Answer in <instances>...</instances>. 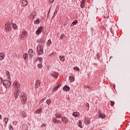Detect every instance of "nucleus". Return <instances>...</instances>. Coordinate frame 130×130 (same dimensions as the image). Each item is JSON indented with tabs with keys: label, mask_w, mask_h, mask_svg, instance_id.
Listing matches in <instances>:
<instances>
[{
	"label": "nucleus",
	"mask_w": 130,
	"mask_h": 130,
	"mask_svg": "<svg viewBox=\"0 0 130 130\" xmlns=\"http://www.w3.org/2000/svg\"><path fill=\"white\" fill-rule=\"evenodd\" d=\"M37 51L39 53V55H42V54H43V46L41 45H39L37 46Z\"/></svg>",
	"instance_id": "obj_1"
},
{
	"label": "nucleus",
	"mask_w": 130,
	"mask_h": 130,
	"mask_svg": "<svg viewBox=\"0 0 130 130\" xmlns=\"http://www.w3.org/2000/svg\"><path fill=\"white\" fill-rule=\"evenodd\" d=\"M13 86L15 88V91H20V83L18 81H15L13 83Z\"/></svg>",
	"instance_id": "obj_2"
},
{
	"label": "nucleus",
	"mask_w": 130,
	"mask_h": 130,
	"mask_svg": "<svg viewBox=\"0 0 130 130\" xmlns=\"http://www.w3.org/2000/svg\"><path fill=\"white\" fill-rule=\"evenodd\" d=\"M5 30L7 32H11V31H12V27H11V22H8L6 23Z\"/></svg>",
	"instance_id": "obj_3"
},
{
	"label": "nucleus",
	"mask_w": 130,
	"mask_h": 130,
	"mask_svg": "<svg viewBox=\"0 0 130 130\" xmlns=\"http://www.w3.org/2000/svg\"><path fill=\"white\" fill-rule=\"evenodd\" d=\"M21 100L22 101L23 104L26 103V101H27V94H26V93H21Z\"/></svg>",
	"instance_id": "obj_4"
},
{
	"label": "nucleus",
	"mask_w": 130,
	"mask_h": 130,
	"mask_svg": "<svg viewBox=\"0 0 130 130\" xmlns=\"http://www.w3.org/2000/svg\"><path fill=\"white\" fill-rule=\"evenodd\" d=\"M3 85L6 88H9L11 86V81L8 80H4L3 81Z\"/></svg>",
	"instance_id": "obj_5"
},
{
	"label": "nucleus",
	"mask_w": 130,
	"mask_h": 130,
	"mask_svg": "<svg viewBox=\"0 0 130 130\" xmlns=\"http://www.w3.org/2000/svg\"><path fill=\"white\" fill-rule=\"evenodd\" d=\"M44 28L43 26H41L37 29V31H36V34L37 35H39L40 34H41V32L43 31Z\"/></svg>",
	"instance_id": "obj_6"
},
{
	"label": "nucleus",
	"mask_w": 130,
	"mask_h": 130,
	"mask_svg": "<svg viewBox=\"0 0 130 130\" xmlns=\"http://www.w3.org/2000/svg\"><path fill=\"white\" fill-rule=\"evenodd\" d=\"M27 35V32L26 30H23L22 32V34L20 36V38L21 40H24L25 38V36Z\"/></svg>",
	"instance_id": "obj_7"
},
{
	"label": "nucleus",
	"mask_w": 130,
	"mask_h": 130,
	"mask_svg": "<svg viewBox=\"0 0 130 130\" xmlns=\"http://www.w3.org/2000/svg\"><path fill=\"white\" fill-rule=\"evenodd\" d=\"M20 95V90L14 91V97L15 100L18 99V97Z\"/></svg>",
	"instance_id": "obj_8"
},
{
	"label": "nucleus",
	"mask_w": 130,
	"mask_h": 130,
	"mask_svg": "<svg viewBox=\"0 0 130 130\" xmlns=\"http://www.w3.org/2000/svg\"><path fill=\"white\" fill-rule=\"evenodd\" d=\"M40 84H41L40 81H39V80H37L35 85V89H38V87H40Z\"/></svg>",
	"instance_id": "obj_9"
},
{
	"label": "nucleus",
	"mask_w": 130,
	"mask_h": 130,
	"mask_svg": "<svg viewBox=\"0 0 130 130\" xmlns=\"http://www.w3.org/2000/svg\"><path fill=\"white\" fill-rule=\"evenodd\" d=\"M28 54L29 57H33V56L34 55V52L33 51V49H29L28 50Z\"/></svg>",
	"instance_id": "obj_10"
},
{
	"label": "nucleus",
	"mask_w": 130,
	"mask_h": 130,
	"mask_svg": "<svg viewBox=\"0 0 130 130\" xmlns=\"http://www.w3.org/2000/svg\"><path fill=\"white\" fill-rule=\"evenodd\" d=\"M61 121H62L63 123L66 124L67 123H69V119L67 117H63L62 118Z\"/></svg>",
	"instance_id": "obj_11"
},
{
	"label": "nucleus",
	"mask_w": 130,
	"mask_h": 130,
	"mask_svg": "<svg viewBox=\"0 0 130 130\" xmlns=\"http://www.w3.org/2000/svg\"><path fill=\"white\" fill-rule=\"evenodd\" d=\"M85 1V0H82L81 2L80 7H81V9H84L85 8V6L86 5Z\"/></svg>",
	"instance_id": "obj_12"
},
{
	"label": "nucleus",
	"mask_w": 130,
	"mask_h": 130,
	"mask_svg": "<svg viewBox=\"0 0 130 130\" xmlns=\"http://www.w3.org/2000/svg\"><path fill=\"white\" fill-rule=\"evenodd\" d=\"M23 57L25 61H28V54H27V53L23 54Z\"/></svg>",
	"instance_id": "obj_13"
},
{
	"label": "nucleus",
	"mask_w": 130,
	"mask_h": 130,
	"mask_svg": "<svg viewBox=\"0 0 130 130\" xmlns=\"http://www.w3.org/2000/svg\"><path fill=\"white\" fill-rule=\"evenodd\" d=\"M63 90L66 92H68V91H70V90H71V88L70 87H69V86L65 85L63 88Z\"/></svg>",
	"instance_id": "obj_14"
},
{
	"label": "nucleus",
	"mask_w": 130,
	"mask_h": 130,
	"mask_svg": "<svg viewBox=\"0 0 130 130\" xmlns=\"http://www.w3.org/2000/svg\"><path fill=\"white\" fill-rule=\"evenodd\" d=\"M22 2V4L21 5L22 7H24L25 6H27L28 5V2H27V0H22L21 1Z\"/></svg>",
	"instance_id": "obj_15"
},
{
	"label": "nucleus",
	"mask_w": 130,
	"mask_h": 130,
	"mask_svg": "<svg viewBox=\"0 0 130 130\" xmlns=\"http://www.w3.org/2000/svg\"><path fill=\"white\" fill-rule=\"evenodd\" d=\"M3 121L5 122L4 126H6L7 124H8V122L9 121V118H5L3 119Z\"/></svg>",
	"instance_id": "obj_16"
},
{
	"label": "nucleus",
	"mask_w": 130,
	"mask_h": 130,
	"mask_svg": "<svg viewBox=\"0 0 130 130\" xmlns=\"http://www.w3.org/2000/svg\"><path fill=\"white\" fill-rule=\"evenodd\" d=\"M52 76L54 77V78H57L58 77V73L57 72H53Z\"/></svg>",
	"instance_id": "obj_17"
},
{
	"label": "nucleus",
	"mask_w": 130,
	"mask_h": 130,
	"mask_svg": "<svg viewBox=\"0 0 130 130\" xmlns=\"http://www.w3.org/2000/svg\"><path fill=\"white\" fill-rule=\"evenodd\" d=\"M90 122H91V121L90 120V119H86L84 121V123H85V124H86V125H89Z\"/></svg>",
	"instance_id": "obj_18"
},
{
	"label": "nucleus",
	"mask_w": 130,
	"mask_h": 130,
	"mask_svg": "<svg viewBox=\"0 0 130 130\" xmlns=\"http://www.w3.org/2000/svg\"><path fill=\"white\" fill-rule=\"evenodd\" d=\"M42 111V108H40L36 110L35 112L36 114H40L41 113V112Z\"/></svg>",
	"instance_id": "obj_19"
},
{
	"label": "nucleus",
	"mask_w": 130,
	"mask_h": 130,
	"mask_svg": "<svg viewBox=\"0 0 130 130\" xmlns=\"http://www.w3.org/2000/svg\"><path fill=\"white\" fill-rule=\"evenodd\" d=\"M80 113L78 112H74L73 114L74 117H78Z\"/></svg>",
	"instance_id": "obj_20"
},
{
	"label": "nucleus",
	"mask_w": 130,
	"mask_h": 130,
	"mask_svg": "<svg viewBox=\"0 0 130 130\" xmlns=\"http://www.w3.org/2000/svg\"><path fill=\"white\" fill-rule=\"evenodd\" d=\"M5 58V53H0V60H3Z\"/></svg>",
	"instance_id": "obj_21"
},
{
	"label": "nucleus",
	"mask_w": 130,
	"mask_h": 130,
	"mask_svg": "<svg viewBox=\"0 0 130 130\" xmlns=\"http://www.w3.org/2000/svg\"><path fill=\"white\" fill-rule=\"evenodd\" d=\"M69 81L70 83H73V82L75 81V77H73V76H70Z\"/></svg>",
	"instance_id": "obj_22"
},
{
	"label": "nucleus",
	"mask_w": 130,
	"mask_h": 130,
	"mask_svg": "<svg viewBox=\"0 0 130 130\" xmlns=\"http://www.w3.org/2000/svg\"><path fill=\"white\" fill-rule=\"evenodd\" d=\"M45 40H46V39H45V38H42L41 39V42L42 43V45H44V43H45Z\"/></svg>",
	"instance_id": "obj_23"
},
{
	"label": "nucleus",
	"mask_w": 130,
	"mask_h": 130,
	"mask_svg": "<svg viewBox=\"0 0 130 130\" xmlns=\"http://www.w3.org/2000/svg\"><path fill=\"white\" fill-rule=\"evenodd\" d=\"M77 23H78V20H75L74 21L72 22L71 26V27H73V26H75V25H76Z\"/></svg>",
	"instance_id": "obj_24"
},
{
	"label": "nucleus",
	"mask_w": 130,
	"mask_h": 130,
	"mask_svg": "<svg viewBox=\"0 0 130 130\" xmlns=\"http://www.w3.org/2000/svg\"><path fill=\"white\" fill-rule=\"evenodd\" d=\"M55 115L56 118H61L62 119V115H59L58 114H56Z\"/></svg>",
	"instance_id": "obj_25"
},
{
	"label": "nucleus",
	"mask_w": 130,
	"mask_h": 130,
	"mask_svg": "<svg viewBox=\"0 0 130 130\" xmlns=\"http://www.w3.org/2000/svg\"><path fill=\"white\" fill-rule=\"evenodd\" d=\"M60 60L61 61H64L65 58H64V56L62 55L59 56Z\"/></svg>",
	"instance_id": "obj_26"
},
{
	"label": "nucleus",
	"mask_w": 130,
	"mask_h": 130,
	"mask_svg": "<svg viewBox=\"0 0 130 130\" xmlns=\"http://www.w3.org/2000/svg\"><path fill=\"white\" fill-rule=\"evenodd\" d=\"M52 121L54 122V123H58V122H59V121H57V120L56 119V118H53L52 119Z\"/></svg>",
	"instance_id": "obj_27"
},
{
	"label": "nucleus",
	"mask_w": 130,
	"mask_h": 130,
	"mask_svg": "<svg viewBox=\"0 0 130 130\" xmlns=\"http://www.w3.org/2000/svg\"><path fill=\"white\" fill-rule=\"evenodd\" d=\"M34 23H35V24H36V25H38V24H39V23H40V20L39 19H37V20H35Z\"/></svg>",
	"instance_id": "obj_28"
},
{
	"label": "nucleus",
	"mask_w": 130,
	"mask_h": 130,
	"mask_svg": "<svg viewBox=\"0 0 130 130\" xmlns=\"http://www.w3.org/2000/svg\"><path fill=\"white\" fill-rule=\"evenodd\" d=\"M31 16H32V20L35 18V16H36V12H32L31 13Z\"/></svg>",
	"instance_id": "obj_29"
},
{
	"label": "nucleus",
	"mask_w": 130,
	"mask_h": 130,
	"mask_svg": "<svg viewBox=\"0 0 130 130\" xmlns=\"http://www.w3.org/2000/svg\"><path fill=\"white\" fill-rule=\"evenodd\" d=\"M6 75L8 77V79L9 80H11V75H10V72L9 71H6Z\"/></svg>",
	"instance_id": "obj_30"
},
{
	"label": "nucleus",
	"mask_w": 130,
	"mask_h": 130,
	"mask_svg": "<svg viewBox=\"0 0 130 130\" xmlns=\"http://www.w3.org/2000/svg\"><path fill=\"white\" fill-rule=\"evenodd\" d=\"M99 117L100 118L104 119V118H105V116H104V115H103V114H102V113H100L99 114Z\"/></svg>",
	"instance_id": "obj_31"
},
{
	"label": "nucleus",
	"mask_w": 130,
	"mask_h": 130,
	"mask_svg": "<svg viewBox=\"0 0 130 130\" xmlns=\"http://www.w3.org/2000/svg\"><path fill=\"white\" fill-rule=\"evenodd\" d=\"M46 103L47 104H48V105H49L50 104H51V100L50 99H48L46 101Z\"/></svg>",
	"instance_id": "obj_32"
},
{
	"label": "nucleus",
	"mask_w": 130,
	"mask_h": 130,
	"mask_svg": "<svg viewBox=\"0 0 130 130\" xmlns=\"http://www.w3.org/2000/svg\"><path fill=\"white\" fill-rule=\"evenodd\" d=\"M12 27L14 29H17V28H18V27L17 26V25H16V24L12 23Z\"/></svg>",
	"instance_id": "obj_33"
},
{
	"label": "nucleus",
	"mask_w": 130,
	"mask_h": 130,
	"mask_svg": "<svg viewBox=\"0 0 130 130\" xmlns=\"http://www.w3.org/2000/svg\"><path fill=\"white\" fill-rule=\"evenodd\" d=\"M51 43H52V42H51V40L49 39L48 41V42H47V45L48 46H49V45H50L51 44Z\"/></svg>",
	"instance_id": "obj_34"
},
{
	"label": "nucleus",
	"mask_w": 130,
	"mask_h": 130,
	"mask_svg": "<svg viewBox=\"0 0 130 130\" xmlns=\"http://www.w3.org/2000/svg\"><path fill=\"white\" fill-rule=\"evenodd\" d=\"M37 59L39 60V61H40V62H42V61H43V58H42V57H39L37 58Z\"/></svg>",
	"instance_id": "obj_35"
},
{
	"label": "nucleus",
	"mask_w": 130,
	"mask_h": 130,
	"mask_svg": "<svg viewBox=\"0 0 130 130\" xmlns=\"http://www.w3.org/2000/svg\"><path fill=\"white\" fill-rule=\"evenodd\" d=\"M79 124H78V126L79 127H80V128H83V126H82V122H81V121H79Z\"/></svg>",
	"instance_id": "obj_36"
},
{
	"label": "nucleus",
	"mask_w": 130,
	"mask_h": 130,
	"mask_svg": "<svg viewBox=\"0 0 130 130\" xmlns=\"http://www.w3.org/2000/svg\"><path fill=\"white\" fill-rule=\"evenodd\" d=\"M57 90H58V87L56 86L54 89L52 90V92H56Z\"/></svg>",
	"instance_id": "obj_37"
},
{
	"label": "nucleus",
	"mask_w": 130,
	"mask_h": 130,
	"mask_svg": "<svg viewBox=\"0 0 130 130\" xmlns=\"http://www.w3.org/2000/svg\"><path fill=\"white\" fill-rule=\"evenodd\" d=\"M22 117L23 118H25L27 117V113H23V114H22Z\"/></svg>",
	"instance_id": "obj_38"
},
{
	"label": "nucleus",
	"mask_w": 130,
	"mask_h": 130,
	"mask_svg": "<svg viewBox=\"0 0 130 130\" xmlns=\"http://www.w3.org/2000/svg\"><path fill=\"white\" fill-rule=\"evenodd\" d=\"M38 67L39 69H41L42 68V63H40L39 64H38Z\"/></svg>",
	"instance_id": "obj_39"
},
{
	"label": "nucleus",
	"mask_w": 130,
	"mask_h": 130,
	"mask_svg": "<svg viewBox=\"0 0 130 130\" xmlns=\"http://www.w3.org/2000/svg\"><path fill=\"white\" fill-rule=\"evenodd\" d=\"M95 57H96V58H100V54L97 53Z\"/></svg>",
	"instance_id": "obj_40"
},
{
	"label": "nucleus",
	"mask_w": 130,
	"mask_h": 130,
	"mask_svg": "<svg viewBox=\"0 0 130 130\" xmlns=\"http://www.w3.org/2000/svg\"><path fill=\"white\" fill-rule=\"evenodd\" d=\"M74 70H76V71H80V68L76 66L74 67Z\"/></svg>",
	"instance_id": "obj_41"
},
{
	"label": "nucleus",
	"mask_w": 130,
	"mask_h": 130,
	"mask_svg": "<svg viewBox=\"0 0 130 130\" xmlns=\"http://www.w3.org/2000/svg\"><path fill=\"white\" fill-rule=\"evenodd\" d=\"M63 37H64V34H62L61 35L60 37V38L61 39H63Z\"/></svg>",
	"instance_id": "obj_42"
},
{
	"label": "nucleus",
	"mask_w": 130,
	"mask_h": 130,
	"mask_svg": "<svg viewBox=\"0 0 130 130\" xmlns=\"http://www.w3.org/2000/svg\"><path fill=\"white\" fill-rule=\"evenodd\" d=\"M3 82L4 83V81H3V79H2V77H0V85H2Z\"/></svg>",
	"instance_id": "obj_43"
},
{
	"label": "nucleus",
	"mask_w": 130,
	"mask_h": 130,
	"mask_svg": "<svg viewBox=\"0 0 130 130\" xmlns=\"http://www.w3.org/2000/svg\"><path fill=\"white\" fill-rule=\"evenodd\" d=\"M110 102L111 103V106H114V101H110Z\"/></svg>",
	"instance_id": "obj_44"
},
{
	"label": "nucleus",
	"mask_w": 130,
	"mask_h": 130,
	"mask_svg": "<svg viewBox=\"0 0 130 130\" xmlns=\"http://www.w3.org/2000/svg\"><path fill=\"white\" fill-rule=\"evenodd\" d=\"M45 126H46V125L45 124H42L41 126V128H42V127H45Z\"/></svg>",
	"instance_id": "obj_45"
},
{
	"label": "nucleus",
	"mask_w": 130,
	"mask_h": 130,
	"mask_svg": "<svg viewBox=\"0 0 130 130\" xmlns=\"http://www.w3.org/2000/svg\"><path fill=\"white\" fill-rule=\"evenodd\" d=\"M9 129L10 130H14V127H13V126L10 125V126L9 127Z\"/></svg>",
	"instance_id": "obj_46"
},
{
	"label": "nucleus",
	"mask_w": 130,
	"mask_h": 130,
	"mask_svg": "<svg viewBox=\"0 0 130 130\" xmlns=\"http://www.w3.org/2000/svg\"><path fill=\"white\" fill-rule=\"evenodd\" d=\"M89 86L85 85L84 86V89H88Z\"/></svg>",
	"instance_id": "obj_47"
},
{
	"label": "nucleus",
	"mask_w": 130,
	"mask_h": 130,
	"mask_svg": "<svg viewBox=\"0 0 130 130\" xmlns=\"http://www.w3.org/2000/svg\"><path fill=\"white\" fill-rule=\"evenodd\" d=\"M43 101H44V99H43L42 100H41L40 101V103L41 104V103H42L43 102Z\"/></svg>",
	"instance_id": "obj_48"
},
{
	"label": "nucleus",
	"mask_w": 130,
	"mask_h": 130,
	"mask_svg": "<svg viewBox=\"0 0 130 130\" xmlns=\"http://www.w3.org/2000/svg\"><path fill=\"white\" fill-rule=\"evenodd\" d=\"M54 2V0H49V2L51 3V4H52Z\"/></svg>",
	"instance_id": "obj_49"
},
{
	"label": "nucleus",
	"mask_w": 130,
	"mask_h": 130,
	"mask_svg": "<svg viewBox=\"0 0 130 130\" xmlns=\"http://www.w3.org/2000/svg\"><path fill=\"white\" fill-rule=\"evenodd\" d=\"M60 86H61V84H58L57 86V87L59 88V87H60Z\"/></svg>",
	"instance_id": "obj_50"
},
{
	"label": "nucleus",
	"mask_w": 130,
	"mask_h": 130,
	"mask_svg": "<svg viewBox=\"0 0 130 130\" xmlns=\"http://www.w3.org/2000/svg\"><path fill=\"white\" fill-rule=\"evenodd\" d=\"M92 86H88V89H89V90H91V89H92Z\"/></svg>",
	"instance_id": "obj_51"
},
{
	"label": "nucleus",
	"mask_w": 130,
	"mask_h": 130,
	"mask_svg": "<svg viewBox=\"0 0 130 130\" xmlns=\"http://www.w3.org/2000/svg\"><path fill=\"white\" fill-rule=\"evenodd\" d=\"M32 17H33V15H31V14H30V15H29L30 19H31V20H32Z\"/></svg>",
	"instance_id": "obj_52"
},
{
	"label": "nucleus",
	"mask_w": 130,
	"mask_h": 130,
	"mask_svg": "<svg viewBox=\"0 0 130 130\" xmlns=\"http://www.w3.org/2000/svg\"><path fill=\"white\" fill-rule=\"evenodd\" d=\"M110 31L111 32V33H112V34H113V31H112V28H111V29H110Z\"/></svg>",
	"instance_id": "obj_53"
},
{
	"label": "nucleus",
	"mask_w": 130,
	"mask_h": 130,
	"mask_svg": "<svg viewBox=\"0 0 130 130\" xmlns=\"http://www.w3.org/2000/svg\"><path fill=\"white\" fill-rule=\"evenodd\" d=\"M38 42H41V40H38Z\"/></svg>",
	"instance_id": "obj_54"
},
{
	"label": "nucleus",
	"mask_w": 130,
	"mask_h": 130,
	"mask_svg": "<svg viewBox=\"0 0 130 130\" xmlns=\"http://www.w3.org/2000/svg\"><path fill=\"white\" fill-rule=\"evenodd\" d=\"M57 12H56V11H55L54 13V15H55V14H57Z\"/></svg>",
	"instance_id": "obj_55"
},
{
	"label": "nucleus",
	"mask_w": 130,
	"mask_h": 130,
	"mask_svg": "<svg viewBox=\"0 0 130 130\" xmlns=\"http://www.w3.org/2000/svg\"><path fill=\"white\" fill-rule=\"evenodd\" d=\"M0 119H3V118H2V115H0Z\"/></svg>",
	"instance_id": "obj_56"
},
{
	"label": "nucleus",
	"mask_w": 130,
	"mask_h": 130,
	"mask_svg": "<svg viewBox=\"0 0 130 130\" xmlns=\"http://www.w3.org/2000/svg\"><path fill=\"white\" fill-rule=\"evenodd\" d=\"M113 88H114V89L115 88V84L113 85Z\"/></svg>",
	"instance_id": "obj_57"
},
{
	"label": "nucleus",
	"mask_w": 130,
	"mask_h": 130,
	"mask_svg": "<svg viewBox=\"0 0 130 130\" xmlns=\"http://www.w3.org/2000/svg\"><path fill=\"white\" fill-rule=\"evenodd\" d=\"M86 106H89V104L87 103V104H86Z\"/></svg>",
	"instance_id": "obj_58"
},
{
	"label": "nucleus",
	"mask_w": 130,
	"mask_h": 130,
	"mask_svg": "<svg viewBox=\"0 0 130 130\" xmlns=\"http://www.w3.org/2000/svg\"><path fill=\"white\" fill-rule=\"evenodd\" d=\"M59 123H61V121H59Z\"/></svg>",
	"instance_id": "obj_59"
},
{
	"label": "nucleus",
	"mask_w": 130,
	"mask_h": 130,
	"mask_svg": "<svg viewBox=\"0 0 130 130\" xmlns=\"http://www.w3.org/2000/svg\"><path fill=\"white\" fill-rule=\"evenodd\" d=\"M66 98H67V99H69V98H68V97H66Z\"/></svg>",
	"instance_id": "obj_60"
},
{
	"label": "nucleus",
	"mask_w": 130,
	"mask_h": 130,
	"mask_svg": "<svg viewBox=\"0 0 130 130\" xmlns=\"http://www.w3.org/2000/svg\"><path fill=\"white\" fill-rule=\"evenodd\" d=\"M14 123H17V121H15V122H14Z\"/></svg>",
	"instance_id": "obj_61"
},
{
	"label": "nucleus",
	"mask_w": 130,
	"mask_h": 130,
	"mask_svg": "<svg viewBox=\"0 0 130 130\" xmlns=\"http://www.w3.org/2000/svg\"><path fill=\"white\" fill-rule=\"evenodd\" d=\"M52 54H51L50 55H51Z\"/></svg>",
	"instance_id": "obj_62"
},
{
	"label": "nucleus",
	"mask_w": 130,
	"mask_h": 130,
	"mask_svg": "<svg viewBox=\"0 0 130 130\" xmlns=\"http://www.w3.org/2000/svg\"><path fill=\"white\" fill-rule=\"evenodd\" d=\"M49 12L48 13V14H49Z\"/></svg>",
	"instance_id": "obj_63"
}]
</instances>
